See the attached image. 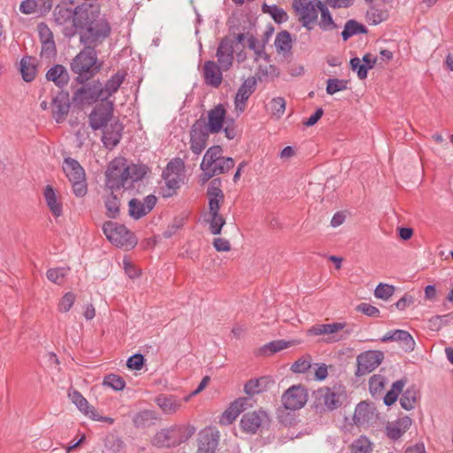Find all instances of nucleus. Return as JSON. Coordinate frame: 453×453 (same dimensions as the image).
<instances>
[{
    "mask_svg": "<svg viewBox=\"0 0 453 453\" xmlns=\"http://www.w3.org/2000/svg\"><path fill=\"white\" fill-rule=\"evenodd\" d=\"M147 173L145 165H126L124 159H115L111 162L106 171V188L110 193L104 198L106 214L115 219L119 212L120 200L115 191L120 188L128 189L134 182L142 180Z\"/></svg>",
    "mask_w": 453,
    "mask_h": 453,
    "instance_id": "nucleus-1",
    "label": "nucleus"
},
{
    "mask_svg": "<svg viewBox=\"0 0 453 453\" xmlns=\"http://www.w3.org/2000/svg\"><path fill=\"white\" fill-rule=\"evenodd\" d=\"M75 29L79 30L81 42L93 49L101 44L111 33L108 21L101 16L99 9L91 4H82L78 9Z\"/></svg>",
    "mask_w": 453,
    "mask_h": 453,
    "instance_id": "nucleus-2",
    "label": "nucleus"
},
{
    "mask_svg": "<svg viewBox=\"0 0 453 453\" xmlns=\"http://www.w3.org/2000/svg\"><path fill=\"white\" fill-rule=\"evenodd\" d=\"M70 68L77 74L76 81L79 83L90 80L101 69L95 49L86 46L73 58Z\"/></svg>",
    "mask_w": 453,
    "mask_h": 453,
    "instance_id": "nucleus-3",
    "label": "nucleus"
},
{
    "mask_svg": "<svg viewBox=\"0 0 453 453\" xmlns=\"http://www.w3.org/2000/svg\"><path fill=\"white\" fill-rule=\"evenodd\" d=\"M196 432L194 426H174L158 431L152 439V444L159 448H170L188 441Z\"/></svg>",
    "mask_w": 453,
    "mask_h": 453,
    "instance_id": "nucleus-4",
    "label": "nucleus"
},
{
    "mask_svg": "<svg viewBox=\"0 0 453 453\" xmlns=\"http://www.w3.org/2000/svg\"><path fill=\"white\" fill-rule=\"evenodd\" d=\"M321 6L320 0H293L292 2L298 21L309 31L318 23Z\"/></svg>",
    "mask_w": 453,
    "mask_h": 453,
    "instance_id": "nucleus-5",
    "label": "nucleus"
},
{
    "mask_svg": "<svg viewBox=\"0 0 453 453\" xmlns=\"http://www.w3.org/2000/svg\"><path fill=\"white\" fill-rule=\"evenodd\" d=\"M345 323L334 322L330 324H316L307 330L308 335H323L326 343H335L344 341L349 335V331L344 330Z\"/></svg>",
    "mask_w": 453,
    "mask_h": 453,
    "instance_id": "nucleus-6",
    "label": "nucleus"
},
{
    "mask_svg": "<svg viewBox=\"0 0 453 453\" xmlns=\"http://www.w3.org/2000/svg\"><path fill=\"white\" fill-rule=\"evenodd\" d=\"M317 406L324 410L334 411L341 407L345 398V391L342 386L323 387L315 392Z\"/></svg>",
    "mask_w": 453,
    "mask_h": 453,
    "instance_id": "nucleus-7",
    "label": "nucleus"
},
{
    "mask_svg": "<svg viewBox=\"0 0 453 453\" xmlns=\"http://www.w3.org/2000/svg\"><path fill=\"white\" fill-rule=\"evenodd\" d=\"M103 231L107 239L116 246L133 248L136 245L134 234L124 225L108 221L104 224Z\"/></svg>",
    "mask_w": 453,
    "mask_h": 453,
    "instance_id": "nucleus-8",
    "label": "nucleus"
},
{
    "mask_svg": "<svg viewBox=\"0 0 453 453\" xmlns=\"http://www.w3.org/2000/svg\"><path fill=\"white\" fill-rule=\"evenodd\" d=\"M384 354L380 350H368L357 357L356 375L360 377L374 371L383 361Z\"/></svg>",
    "mask_w": 453,
    "mask_h": 453,
    "instance_id": "nucleus-9",
    "label": "nucleus"
},
{
    "mask_svg": "<svg viewBox=\"0 0 453 453\" xmlns=\"http://www.w3.org/2000/svg\"><path fill=\"white\" fill-rule=\"evenodd\" d=\"M113 114V103L102 101L91 111L88 116L89 126L93 130L106 127Z\"/></svg>",
    "mask_w": 453,
    "mask_h": 453,
    "instance_id": "nucleus-10",
    "label": "nucleus"
},
{
    "mask_svg": "<svg viewBox=\"0 0 453 453\" xmlns=\"http://www.w3.org/2000/svg\"><path fill=\"white\" fill-rule=\"evenodd\" d=\"M205 129V122L202 119H197L192 125L189 132L190 150L197 156L202 153L207 145L210 133Z\"/></svg>",
    "mask_w": 453,
    "mask_h": 453,
    "instance_id": "nucleus-11",
    "label": "nucleus"
},
{
    "mask_svg": "<svg viewBox=\"0 0 453 453\" xmlns=\"http://www.w3.org/2000/svg\"><path fill=\"white\" fill-rule=\"evenodd\" d=\"M306 402V389L300 385L290 387L281 396V403L287 410H299Z\"/></svg>",
    "mask_w": 453,
    "mask_h": 453,
    "instance_id": "nucleus-12",
    "label": "nucleus"
},
{
    "mask_svg": "<svg viewBox=\"0 0 453 453\" xmlns=\"http://www.w3.org/2000/svg\"><path fill=\"white\" fill-rule=\"evenodd\" d=\"M73 103L79 106L90 105L97 100L102 101L99 85L97 83L82 86L73 96Z\"/></svg>",
    "mask_w": 453,
    "mask_h": 453,
    "instance_id": "nucleus-13",
    "label": "nucleus"
},
{
    "mask_svg": "<svg viewBox=\"0 0 453 453\" xmlns=\"http://www.w3.org/2000/svg\"><path fill=\"white\" fill-rule=\"evenodd\" d=\"M267 422L268 416L265 411H255L245 413L240 421V426L243 432L253 434Z\"/></svg>",
    "mask_w": 453,
    "mask_h": 453,
    "instance_id": "nucleus-14",
    "label": "nucleus"
},
{
    "mask_svg": "<svg viewBox=\"0 0 453 453\" xmlns=\"http://www.w3.org/2000/svg\"><path fill=\"white\" fill-rule=\"evenodd\" d=\"M157 197L153 195L147 196L143 201L133 198L128 203L129 216L134 219H139L147 215L156 205Z\"/></svg>",
    "mask_w": 453,
    "mask_h": 453,
    "instance_id": "nucleus-15",
    "label": "nucleus"
},
{
    "mask_svg": "<svg viewBox=\"0 0 453 453\" xmlns=\"http://www.w3.org/2000/svg\"><path fill=\"white\" fill-rule=\"evenodd\" d=\"M226 115V108L219 104L208 111V122L205 123V130L210 134H218L223 129Z\"/></svg>",
    "mask_w": 453,
    "mask_h": 453,
    "instance_id": "nucleus-16",
    "label": "nucleus"
},
{
    "mask_svg": "<svg viewBox=\"0 0 453 453\" xmlns=\"http://www.w3.org/2000/svg\"><path fill=\"white\" fill-rule=\"evenodd\" d=\"M216 57L222 70L230 69L234 61V45L233 41L228 37H224L217 49Z\"/></svg>",
    "mask_w": 453,
    "mask_h": 453,
    "instance_id": "nucleus-17",
    "label": "nucleus"
},
{
    "mask_svg": "<svg viewBox=\"0 0 453 453\" xmlns=\"http://www.w3.org/2000/svg\"><path fill=\"white\" fill-rule=\"evenodd\" d=\"M251 402L252 400L250 397L236 399L223 413L221 423L226 425L232 424L242 411L252 406Z\"/></svg>",
    "mask_w": 453,
    "mask_h": 453,
    "instance_id": "nucleus-18",
    "label": "nucleus"
},
{
    "mask_svg": "<svg viewBox=\"0 0 453 453\" xmlns=\"http://www.w3.org/2000/svg\"><path fill=\"white\" fill-rule=\"evenodd\" d=\"M256 84V79L254 77H249L243 81V83L238 88V91L234 98L235 111L238 113L243 112L247 100L255 91Z\"/></svg>",
    "mask_w": 453,
    "mask_h": 453,
    "instance_id": "nucleus-19",
    "label": "nucleus"
},
{
    "mask_svg": "<svg viewBox=\"0 0 453 453\" xmlns=\"http://www.w3.org/2000/svg\"><path fill=\"white\" fill-rule=\"evenodd\" d=\"M220 180H211L207 188V196L209 199V213L219 212L220 203L224 201V193L220 188Z\"/></svg>",
    "mask_w": 453,
    "mask_h": 453,
    "instance_id": "nucleus-20",
    "label": "nucleus"
},
{
    "mask_svg": "<svg viewBox=\"0 0 453 453\" xmlns=\"http://www.w3.org/2000/svg\"><path fill=\"white\" fill-rule=\"evenodd\" d=\"M220 65L216 62L209 60L206 61L203 67V75L204 82L213 88H219L222 82L223 77Z\"/></svg>",
    "mask_w": 453,
    "mask_h": 453,
    "instance_id": "nucleus-21",
    "label": "nucleus"
},
{
    "mask_svg": "<svg viewBox=\"0 0 453 453\" xmlns=\"http://www.w3.org/2000/svg\"><path fill=\"white\" fill-rule=\"evenodd\" d=\"M219 434L212 431H203L199 434L196 453H216Z\"/></svg>",
    "mask_w": 453,
    "mask_h": 453,
    "instance_id": "nucleus-22",
    "label": "nucleus"
},
{
    "mask_svg": "<svg viewBox=\"0 0 453 453\" xmlns=\"http://www.w3.org/2000/svg\"><path fill=\"white\" fill-rule=\"evenodd\" d=\"M411 418L407 416L388 422L386 426V434L388 438L398 440L411 427Z\"/></svg>",
    "mask_w": 453,
    "mask_h": 453,
    "instance_id": "nucleus-23",
    "label": "nucleus"
},
{
    "mask_svg": "<svg viewBox=\"0 0 453 453\" xmlns=\"http://www.w3.org/2000/svg\"><path fill=\"white\" fill-rule=\"evenodd\" d=\"M159 419L157 411L152 410H142L134 414L132 421L137 429H146L154 426Z\"/></svg>",
    "mask_w": 453,
    "mask_h": 453,
    "instance_id": "nucleus-24",
    "label": "nucleus"
},
{
    "mask_svg": "<svg viewBox=\"0 0 453 453\" xmlns=\"http://www.w3.org/2000/svg\"><path fill=\"white\" fill-rule=\"evenodd\" d=\"M51 104L53 118L58 123L64 121L70 109L68 96L58 94L53 98Z\"/></svg>",
    "mask_w": 453,
    "mask_h": 453,
    "instance_id": "nucleus-25",
    "label": "nucleus"
},
{
    "mask_svg": "<svg viewBox=\"0 0 453 453\" xmlns=\"http://www.w3.org/2000/svg\"><path fill=\"white\" fill-rule=\"evenodd\" d=\"M80 7L81 5L72 10L69 7L58 5L53 12L55 22L61 26L71 24L75 28V19Z\"/></svg>",
    "mask_w": 453,
    "mask_h": 453,
    "instance_id": "nucleus-26",
    "label": "nucleus"
},
{
    "mask_svg": "<svg viewBox=\"0 0 453 453\" xmlns=\"http://www.w3.org/2000/svg\"><path fill=\"white\" fill-rule=\"evenodd\" d=\"M123 127L118 121L111 123L109 127L104 131L102 141L106 148L115 147L121 139Z\"/></svg>",
    "mask_w": 453,
    "mask_h": 453,
    "instance_id": "nucleus-27",
    "label": "nucleus"
},
{
    "mask_svg": "<svg viewBox=\"0 0 453 453\" xmlns=\"http://www.w3.org/2000/svg\"><path fill=\"white\" fill-rule=\"evenodd\" d=\"M155 403L166 415L175 413L181 406V402L174 395H159L155 398Z\"/></svg>",
    "mask_w": 453,
    "mask_h": 453,
    "instance_id": "nucleus-28",
    "label": "nucleus"
},
{
    "mask_svg": "<svg viewBox=\"0 0 453 453\" xmlns=\"http://www.w3.org/2000/svg\"><path fill=\"white\" fill-rule=\"evenodd\" d=\"M124 79V74L117 73L107 81L104 87L101 83L97 82L101 92L102 101H108V98L118 91L119 88L123 83Z\"/></svg>",
    "mask_w": 453,
    "mask_h": 453,
    "instance_id": "nucleus-29",
    "label": "nucleus"
},
{
    "mask_svg": "<svg viewBox=\"0 0 453 453\" xmlns=\"http://www.w3.org/2000/svg\"><path fill=\"white\" fill-rule=\"evenodd\" d=\"M46 79L54 82L58 88H63L67 85L70 76L64 65H55L48 70Z\"/></svg>",
    "mask_w": 453,
    "mask_h": 453,
    "instance_id": "nucleus-30",
    "label": "nucleus"
},
{
    "mask_svg": "<svg viewBox=\"0 0 453 453\" xmlns=\"http://www.w3.org/2000/svg\"><path fill=\"white\" fill-rule=\"evenodd\" d=\"M273 383L274 381L268 376L250 380L244 385V391L247 395H253L267 390Z\"/></svg>",
    "mask_w": 453,
    "mask_h": 453,
    "instance_id": "nucleus-31",
    "label": "nucleus"
},
{
    "mask_svg": "<svg viewBox=\"0 0 453 453\" xmlns=\"http://www.w3.org/2000/svg\"><path fill=\"white\" fill-rule=\"evenodd\" d=\"M63 170L70 182L77 180H85V172L75 159L65 158L63 163Z\"/></svg>",
    "mask_w": 453,
    "mask_h": 453,
    "instance_id": "nucleus-32",
    "label": "nucleus"
},
{
    "mask_svg": "<svg viewBox=\"0 0 453 453\" xmlns=\"http://www.w3.org/2000/svg\"><path fill=\"white\" fill-rule=\"evenodd\" d=\"M20 73L26 82L34 81L37 73V60L30 56H26L20 60Z\"/></svg>",
    "mask_w": 453,
    "mask_h": 453,
    "instance_id": "nucleus-33",
    "label": "nucleus"
},
{
    "mask_svg": "<svg viewBox=\"0 0 453 453\" xmlns=\"http://www.w3.org/2000/svg\"><path fill=\"white\" fill-rule=\"evenodd\" d=\"M68 397L71 399L72 403L76 405L81 412H82L85 416L91 418V415L93 412H95L96 409L89 404L88 400L83 397V395L79 391H69Z\"/></svg>",
    "mask_w": 453,
    "mask_h": 453,
    "instance_id": "nucleus-34",
    "label": "nucleus"
},
{
    "mask_svg": "<svg viewBox=\"0 0 453 453\" xmlns=\"http://www.w3.org/2000/svg\"><path fill=\"white\" fill-rule=\"evenodd\" d=\"M222 153H223V150H222V148L219 145H214V146H211L210 147L203 157V160L201 162V165H200V168L201 170H207V169H211V167H213V164L216 163L218 161L219 158H220L222 157Z\"/></svg>",
    "mask_w": 453,
    "mask_h": 453,
    "instance_id": "nucleus-35",
    "label": "nucleus"
},
{
    "mask_svg": "<svg viewBox=\"0 0 453 453\" xmlns=\"http://www.w3.org/2000/svg\"><path fill=\"white\" fill-rule=\"evenodd\" d=\"M44 197L50 211L56 217L62 214V205L58 202L57 196L51 186L48 185L44 190Z\"/></svg>",
    "mask_w": 453,
    "mask_h": 453,
    "instance_id": "nucleus-36",
    "label": "nucleus"
},
{
    "mask_svg": "<svg viewBox=\"0 0 453 453\" xmlns=\"http://www.w3.org/2000/svg\"><path fill=\"white\" fill-rule=\"evenodd\" d=\"M372 413L370 406L365 402L358 403L355 409L353 420L357 426H362L369 422Z\"/></svg>",
    "mask_w": 453,
    "mask_h": 453,
    "instance_id": "nucleus-37",
    "label": "nucleus"
},
{
    "mask_svg": "<svg viewBox=\"0 0 453 453\" xmlns=\"http://www.w3.org/2000/svg\"><path fill=\"white\" fill-rule=\"evenodd\" d=\"M320 19L318 21V25L323 31H332L336 29L338 27L333 19V17L327 8V6L322 3V6L319 10Z\"/></svg>",
    "mask_w": 453,
    "mask_h": 453,
    "instance_id": "nucleus-38",
    "label": "nucleus"
},
{
    "mask_svg": "<svg viewBox=\"0 0 453 453\" xmlns=\"http://www.w3.org/2000/svg\"><path fill=\"white\" fill-rule=\"evenodd\" d=\"M395 342H398L406 352H411L415 349V341L409 332L404 330H395Z\"/></svg>",
    "mask_w": 453,
    "mask_h": 453,
    "instance_id": "nucleus-39",
    "label": "nucleus"
},
{
    "mask_svg": "<svg viewBox=\"0 0 453 453\" xmlns=\"http://www.w3.org/2000/svg\"><path fill=\"white\" fill-rule=\"evenodd\" d=\"M163 178L167 187V191L165 192L164 196H171L180 187V174H178V173L163 172Z\"/></svg>",
    "mask_w": 453,
    "mask_h": 453,
    "instance_id": "nucleus-40",
    "label": "nucleus"
},
{
    "mask_svg": "<svg viewBox=\"0 0 453 453\" xmlns=\"http://www.w3.org/2000/svg\"><path fill=\"white\" fill-rule=\"evenodd\" d=\"M262 11L264 13L270 14L273 20L279 24L286 22L288 19L287 12L282 8H280L275 4L268 5L264 4L262 5Z\"/></svg>",
    "mask_w": 453,
    "mask_h": 453,
    "instance_id": "nucleus-41",
    "label": "nucleus"
},
{
    "mask_svg": "<svg viewBox=\"0 0 453 453\" xmlns=\"http://www.w3.org/2000/svg\"><path fill=\"white\" fill-rule=\"evenodd\" d=\"M365 32L366 29L363 25L359 24L354 19H349L344 26V29L342 32V37L343 41H347L349 38L355 35L363 34Z\"/></svg>",
    "mask_w": 453,
    "mask_h": 453,
    "instance_id": "nucleus-42",
    "label": "nucleus"
},
{
    "mask_svg": "<svg viewBox=\"0 0 453 453\" xmlns=\"http://www.w3.org/2000/svg\"><path fill=\"white\" fill-rule=\"evenodd\" d=\"M418 398V391L415 387L407 388L400 398L401 406L407 410H412L415 407V403Z\"/></svg>",
    "mask_w": 453,
    "mask_h": 453,
    "instance_id": "nucleus-43",
    "label": "nucleus"
},
{
    "mask_svg": "<svg viewBox=\"0 0 453 453\" xmlns=\"http://www.w3.org/2000/svg\"><path fill=\"white\" fill-rule=\"evenodd\" d=\"M104 448L107 453H123L124 442L118 436L109 434L104 440Z\"/></svg>",
    "mask_w": 453,
    "mask_h": 453,
    "instance_id": "nucleus-44",
    "label": "nucleus"
},
{
    "mask_svg": "<svg viewBox=\"0 0 453 453\" xmlns=\"http://www.w3.org/2000/svg\"><path fill=\"white\" fill-rule=\"evenodd\" d=\"M274 45L279 52H287L292 48V39L288 31L280 32L274 42Z\"/></svg>",
    "mask_w": 453,
    "mask_h": 453,
    "instance_id": "nucleus-45",
    "label": "nucleus"
},
{
    "mask_svg": "<svg viewBox=\"0 0 453 453\" xmlns=\"http://www.w3.org/2000/svg\"><path fill=\"white\" fill-rule=\"evenodd\" d=\"M234 166V161L232 157H221L213 164V167L211 168V171L212 174L217 176L228 172Z\"/></svg>",
    "mask_w": 453,
    "mask_h": 453,
    "instance_id": "nucleus-46",
    "label": "nucleus"
},
{
    "mask_svg": "<svg viewBox=\"0 0 453 453\" xmlns=\"http://www.w3.org/2000/svg\"><path fill=\"white\" fill-rule=\"evenodd\" d=\"M405 381L403 380H396L393 383L392 388L384 396V403L388 406L392 405L398 398V395L403 391Z\"/></svg>",
    "mask_w": 453,
    "mask_h": 453,
    "instance_id": "nucleus-47",
    "label": "nucleus"
},
{
    "mask_svg": "<svg viewBox=\"0 0 453 453\" xmlns=\"http://www.w3.org/2000/svg\"><path fill=\"white\" fill-rule=\"evenodd\" d=\"M351 453H370L372 451V443L365 436H360L350 445Z\"/></svg>",
    "mask_w": 453,
    "mask_h": 453,
    "instance_id": "nucleus-48",
    "label": "nucleus"
},
{
    "mask_svg": "<svg viewBox=\"0 0 453 453\" xmlns=\"http://www.w3.org/2000/svg\"><path fill=\"white\" fill-rule=\"evenodd\" d=\"M68 271L69 269L65 267L51 268L47 271L46 277L50 281L62 285Z\"/></svg>",
    "mask_w": 453,
    "mask_h": 453,
    "instance_id": "nucleus-49",
    "label": "nucleus"
},
{
    "mask_svg": "<svg viewBox=\"0 0 453 453\" xmlns=\"http://www.w3.org/2000/svg\"><path fill=\"white\" fill-rule=\"evenodd\" d=\"M348 82L347 80L328 79L326 81V93L334 95L336 92L345 90L348 88Z\"/></svg>",
    "mask_w": 453,
    "mask_h": 453,
    "instance_id": "nucleus-50",
    "label": "nucleus"
},
{
    "mask_svg": "<svg viewBox=\"0 0 453 453\" xmlns=\"http://www.w3.org/2000/svg\"><path fill=\"white\" fill-rule=\"evenodd\" d=\"M103 384L117 391L122 390L126 386L125 380L117 374H109L105 376Z\"/></svg>",
    "mask_w": 453,
    "mask_h": 453,
    "instance_id": "nucleus-51",
    "label": "nucleus"
},
{
    "mask_svg": "<svg viewBox=\"0 0 453 453\" xmlns=\"http://www.w3.org/2000/svg\"><path fill=\"white\" fill-rule=\"evenodd\" d=\"M272 114L280 119L286 110V101L283 97H274L270 102Z\"/></svg>",
    "mask_w": 453,
    "mask_h": 453,
    "instance_id": "nucleus-52",
    "label": "nucleus"
},
{
    "mask_svg": "<svg viewBox=\"0 0 453 453\" xmlns=\"http://www.w3.org/2000/svg\"><path fill=\"white\" fill-rule=\"evenodd\" d=\"M311 367V357L304 356L297 359L292 365L291 370L296 373H303Z\"/></svg>",
    "mask_w": 453,
    "mask_h": 453,
    "instance_id": "nucleus-53",
    "label": "nucleus"
},
{
    "mask_svg": "<svg viewBox=\"0 0 453 453\" xmlns=\"http://www.w3.org/2000/svg\"><path fill=\"white\" fill-rule=\"evenodd\" d=\"M394 292L395 288L392 285L380 283L374 290V296L379 299L388 300Z\"/></svg>",
    "mask_w": 453,
    "mask_h": 453,
    "instance_id": "nucleus-54",
    "label": "nucleus"
},
{
    "mask_svg": "<svg viewBox=\"0 0 453 453\" xmlns=\"http://www.w3.org/2000/svg\"><path fill=\"white\" fill-rule=\"evenodd\" d=\"M210 228L213 234H219L221 232V228L226 224V220L222 215L219 212L210 213Z\"/></svg>",
    "mask_w": 453,
    "mask_h": 453,
    "instance_id": "nucleus-55",
    "label": "nucleus"
},
{
    "mask_svg": "<svg viewBox=\"0 0 453 453\" xmlns=\"http://www.w3.org/2000/svg\"><path fill=\"white\" fill-rule=\"evenodd\" d=\"M350 68L357 72V77L360 80H364L367 77L368 67L365 65L361 64V60L358 58H353L349 62Z\"/></svg>",
    "mask_w": 453,
    "mask_h": 453,
    "instance_id": "nucleus-56",
    "label": "nucleus"
},
{
    "mask_svg": "<svg viewBox=\"0 0 453 453\" xmlns=\"http://www.w3.org/2000/svg\"><path fill=\"white\" fill-rule=\"evenodd\" d=\"M384 386L385 379L381 375H373L369 380V388L372 395L380 393Z\"/></svg>",
    "mask_w": 453,
    "mask_h": 453,
    "instance_id": "nucleus-57",
    "label": "nucleus"
},
{
    "mask_svg": "<svg viewBox=\"0 0 453 453\" xmlns=\"http://www.w3.org/2000/svg\"><path fill=\"white\" fill-rule=\"evenodd\" d=\"M75 301V296L72 292H67L64 295L58 303V309L62 312L70 311Z\"/></svg>",
    "mask_w": 453,
    "mask_h": 453,
    "instance_id": "nucleus-58",
    "label": "nucleus"
},
{
    "mask_svg": "<svg viewBox=\"0 0 453 453\" xmlns=\"http://www.w3.org/2000/svg\"><path fill=\"white\" fill-rule=\"evenodd\" d=\"M144 365V357L142 354H134L127 361V366L130 370L140 371Z\"/></svg>",
    "mask_w": 453,
    "mask_h": 453,
    "instance_id": "nucleus-59",
    "label": "nucleus"
},
{
    "mask_svg": "<svg viewBox=\"0 0 453 453\" xmlns=\"http://www.w3.org/2000/svg\"><path fill=\"white\" fill-rule=\"evenodd\" d=\"M42 0H25L19 5V10L24 14H32L35 12L39 6V2Z\"/></svg>",
    "mask_w": 453,
    "mask_h": 453,
    "instance_id": "nucleus-60",
    "label": "nucleus"
},
{
    "mask_svg": "<svg viewBox=\"0 0 453 453\" xmlns=\"http://www.w3.org/2000/svg\"><path fill=\"white\" fill-rule=\"evenodd\" d=\"M42 43V50H41V56L45 58H50L53 56H55L57 50H56V44L54 40L50 42H43Z\"/></svg>",
    "mask_w": 453,
    "mask_h": 453,
    "instance_id": "nucleus-61",
    "label": "nucleus"
},
{
    "mask_svg": "<svg viewBox=\"0 0 453 453\" xmlns=\"http://www.w3.org/2000/svg\"><path fill=\"white\" fill-rule=\"evenodd\" d=\"M248 47L254 50L255 54L258 57H261L263 54H265V42H259L253 35H250L248 38Z\"/></svg>",
    "mask_w": 453,
    "mask_h": 453,
    "instance_id": "nucleus-62",
    "label": "nucleus"
},
{
    "mask_svg": "<svg viewBox=\"0 0 453 453\" xmlns=\"http://www.w3.org/2000/svg\"><path fill=\"white\" fill-rule=\"evenodd\" d=\"M41 42L53 41V34L49 27L44 23H40L37 27Z\"/></svg>",
    "mask_w": 453,
    "mask_h": 453,
    "instance_id": "nucleus-63",
    "label": "nucleus"
},
{
    "mask_svg": "<svg viewBox=\"0 0 453 453\" xmlns=\"http://www.w3.org/2000/svg\"><path fill=\"white\" fill-rule=\"evenodd\" d=\"M73 191L76 196L82 197L87 194V184L85 180H77L71 181Z\"/></svg>",
    "mask_w": 453,
    "mask_h": 453,
    "instance_id": "nucleus-64",
    "label": "nucleus"
}]
</instances>
